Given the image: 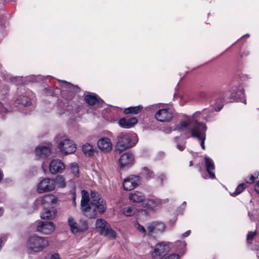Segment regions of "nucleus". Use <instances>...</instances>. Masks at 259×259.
Wrapping results in <instances>:
<instances>
[{
    "label": "nucleus",
    "instance_id": "7c9ffc66",
    "mask_svg": "<svg viewBox=\"0 0 259 259\" xmlns=\"http://www.w3.org/2000/svg\"><path fill=\"white\" fill-rule=\"evenodd\" d=\"M70 169L71 173L75 177H78L79 175V167L78 165L75 163H73L70 165Z\"/></svg>",
    "mask_w": 259,
    "mask_h": 259
},
{
    "label": "nucleus",
    "instance_id": "8fccbe9b",
    "mask_svg": "<svg viewBox=\"0 0 259 259\" xmlns=\"http://www.w3.org/2000/svg\"><path fill=\"white\" fill-rule=\"evenodd\" d=\"M3 213V209L2 208H0V216H1Z\"/></svg>",
    "mask_w": 259,
    "mask_h": 259
},
{
    "label": "nucleus",
    "instance_id": "2f4dec72",
    "mask_svg": "<svg viewBox=\"0 0 259 259\" xmlns=\"http://www.w3.org/2000/svg\"><path fill=\"white\" fill-rule=\"evenodd\" d=\"M143 175H144L147 178L151 179L154 177V172L148 167H145L143 169Z\"/></svg>",
    "mask_w": 259,
    "mask_h": 259
},
{
    "label": "nucleus",
    "instance_id": "473e14b6",
    "mask_svg": "<svg viewBox=\"0 0 259 259\" xmlns=\"http://www.w3.org/2000/svg\"><path fill=\"white\" fill-rule=\"evenodd\" d=\"M135 228L144 236L147 235V230L142 225L139 223H136L135 224Z\"/></svg>",
    "mask_w": 259,
    "mask_h": 259
},
{
    "label": "nucleus",
    "instance_id": "4468645a",
    "mask_svg": "<svg viewBox=\"0 0 259 259\" xmlns=\"http://www.w3.org/2000/svg\"><path fill=\"white\" fill-rule=\"evenodd\" d=\"M134 162V156L130 152H126L123 154L119 159V163L121 168H128L132 166Z\"/></svg>",
    "mask_w": 259,
    "mask_h": 259
},
{
    "label": "nucleus",
    "instance_id": "f3484780",
    "mask_svg": "<svg viewBox=\"0 0 259 259\" xmlns=\"http://www.w3.org/2000/svg\"><path fill=\"white\" fill-rule=\"evenodd\" d=\"M84 99L89 105L95 106L96 108L101 107L103 103V101L101 99H98L95 94L92 93L85 95Z\"/></svg>",
    "mask_w": 259,
    "mask_h": 259
},
{
    "label": "nucleus",
    "instance_id": "c9c22d12",
    "mask_svg": "<svg viewBox=\"0 0 259 259\" xmlns=\"http://www.w3.org/2000/svg\"><path fill=\"white\" fill-rule=\"evenodd\" d=\"M244 184H241L240 185H239L236 189V191L235 192V195H238V194H240L243 191V190H244L245 189V186H244Z\"/></svg>",
    "mask_w": 259,
    "mask_h": 259
},
{
    "label": "nucleus",
    "instance_id": "a878e982",
    "mask_svg": "<svg viewBox=\"0 0 259 259\" xmlns=\"http://www.w3.org/2000/svg\"><path fill=\"white\" fill-rule=\"evenodd\" d=\"M163 203V201L157 198H153L148 200L146 206L148 208L152 210L155 209Z\"/></svg>",
    "mask_w": 259,
    "mask_h": 259
},
{
    "label": "nucleus",
    "instance_id": "39448f33",
    "mask_svg": "<svg viewBox=\"0 0 259 259\" xmlns=\"http://www.w3.org/2000/svg\"><path fill=\"white\" fill-rule=\"evenodd\" d=\"M142 182V178L139 175H131L125 178L123 181V187L125 191H131L139 186Z\"/></svg>",
    "mask_w": 259,
    "mask_h": 259
},
{
    "label": "nucleus",
    "instance_id": "dca6fc26",
    "mask_svg": "<svg viewBox=\"0 0 259 259\" xmlns=\"http://www.w3.org/2000/svg\"><path fill=\"white\" fill-rule=\"evenodd\" d=\"M96 228L103 235H107L112 231L110 225L103 219L96 220Z\"/></svg>",
    "mask_w": 259,
    "mask_h": 259
},
{
    "label": "nucleus",
    "instance_id": "423d86ee",
    "mask_svg": "<svg viewBox=\"0 0 259 259\" xmlns=\"http://www.w3.org/2000/svg\"><path fill=\"white\" fill-rule=\"evenodd\" d=\"M67 223L70 231L74 234L84 232L88 228V223L86 221L80 220L79 224H78L74 218L71 216H69L68 218Z\"/></svg>",
    "mask_w": 259,
    "mask_h": 259
},
{
    "label": "nucleus",
    "instance_id": "4c0bfd02",
    "mask_svg": "<svg viewBox=\"0 0 259 259\" xmlns=\"http://www.w3.org/2000/svg\"><path fill=\"white\" fill-rule=\"evenodd\" d=\"M165 179H166V176L164 174H161V175H160L158 178V179L159 180L161 183Z\"/></svg>",
    "mask_w": 259,
    "mask_h": 259
},
{
    "label": "nucleus",
    "instance_id": "3c124183",
    "mask_svg": "<svg viewBox=\"0 0 259 259\" xmlns=\"http://www.w3.org/2000/svg\"><path fill=\"white\" fill-rule=\"evenodd\" d=\"M193 162H192V161H190V162H189V166H192V165H193Z\"/></svg>",
    "mask_w": 259,
    "mask_h": 259
},
{
    "label": "nucleus",
    "instance_id": "f8f14e48",
    "mask_svg": "<svg viewBox=\"0 0 259 259\" xmlns=\"http://www.w3.org/2000/svg\"><path fill=\"white\" fill-rule=\"evenodd\" d=\"M58 148L60 151L65 155L74 152L76 147L74 143L68 139H64L58 144Z\"/></svg>",
    "mask_w": 259,
    "mask_h": 259
},
{
    "label": "nucleus",
    "instance_id": "1a4fd4ad",
    "mask_svg": "<svg viewBox=\"0 0 259 259\" xmlns=\"http://www.w3.org/2000/svg\"><path fill=\"white\" fill-rule=\"evenodd\" d=\"M165 228V225L163 223L153 222L147 226V236L155 237L156 235L162 233Z\"/></svg>",
    "mask_w": 259,
    "mask_h": 259
},
{
    "label": "nucleus",
    "instance_id": "aec40b11",
    "mask_svg": "<svg viewBox=\"0 0 259 259\" xmlns=\"http://www.w3.org/2000/svg\"><path fill=\"white\" fill-rule=\"evenodd\" d=\"M138 122V120L136 117H131L129 118H121L118 122L119 126L125 128H130L134 126Z\"/></svg>",
    "mask_w": 259,
    "mask_h": 259
},
{
    "label": "nucleus",
    "instance_id": "e433bc0d",
    "mask_svg": "<svg viewBox=\"0 0 259 259\" xmlns=\"http://www.w3.org/2000/svg\"><path fill=\"white\" fill-rule=\"evenodd\" d=\"M179 254L177 253H172L165 257V259H179Z\"/></svg>",
    "mask_w": 259,
    "mask_h": 259
},
{
    "label": "nucleus",
    "instance_id": "cd10ccee",
    "mask_svg": "<svg viewBox=\"0 0 259 259\" xmlns=\"http://www.w3.org/2000/svg\"><path fill=\"white\" fill-rule=\"evenodd\" d=\"M143 106L139 105L137 106L134 107H130L126 108H125L123 112L125 114H137L140 113L142 110L143 109Z\"/></svg>",
    "mask_w": 259,
    "mask_h": 259
},
{
    "label": "nucleus",
    "instance_id": "79ce46f5",
    "mask_svg": "<svg viewBox=\"0 0 259 259\" xmlns=\"http://www.w3.org/2000/svg\"><path fill=\"white\" fill-rule=\"evenodd\" d=\"M50 259H61V258L59 256V255L58 253H55L51 256Z\"/></svg>",
    "mask_w": 259,
    "mask_h": 259
},
{
    "label": "nucleus",
    "instance_id": "c756f323",
    "mask_svg": "<svg viewBox=\"0 0 259 259\" xmlns=\"http://www.w3.org/2000/svg\"><path fill=\"white\" fill-rule=\"evenodd\" d=\"M54 181L55 182V186L57 185L60 188H64L66 186V183L65 182L64 178L61 176H57Z\"/></svg>",
    "mask_w": 259,
    "mask_h": 259
},
{
    "label": "nucleus",
    "instance_id": "72a5a7b5",
    "mask_svg": "<svg viewBox=\"0 0 259 259\" xmlns=\"http://www.w3.org/2000/svg\"><path fill=\"white\" fill-rule=\"evenodd\" d=\"M18 101V104H21L25 106H29L31 104L29 99L25 97H20Z\"/></svg>",
    "mask_w": 259,
    "mask_h": 259
},
{
    "label": "nucleus",
    "instance_id": "c85d7f7f",
    "mask_svg": "<svg viewBox=\"0 0 259 259\" xmlns=\"http://www.w3.org/2000/svg\"><path fill=\"white\" fill-rule=\"evenodd\" d=\"M176 250L181 255H183L186 251V243L185 241H177L175 243Z\"/></svg>",
    "mask_w": 259,
    "mask_h": 259
},
{
    "label": "nucleus",
    "instance_id": "bb28decb",
    "mask_svg": "<svg viewBox=\"0 0 259 259\" xmlns=\"http://www.w3.org/2000/svg\"><path fill=\"white\" fill-rule=\"evenodd\" d=\"M82 151L85 155H88L89 156H94L95 153L96 152L93 148V146L89 143H86L83 145Z\"/></svg>",
    "mask_w": 259,
    "mask_h": 259
},
{
    "label": "nucleus",
    "instance_id": "5701e85b",
    "mask_svg": "<svg viewBox=\"0 0 259 259\" xmlns=\"http://www.w3.org/2000/svg\"><path fill=\"white\" fill-rule=\"evenodd\" d=\"M128 198L130 200L134 203L141 202L145 199L144 195L139 191H135L133 193H131L129 194Z\"/></svg>",
    "mask_w": 259,
    "mask_h": 259
},
{
    "label": "nucleus",
    "instance_id": "0eeeda50",
    "mask_svg": "<svg viewBox=\"0 0 259 259\" xmlns=\"http://www.w3.org/2000/svg\"><path fill=\"white\" fill-rule=\"evenodd\" d=\"M55 188V181L50 178H44L36 186V191L39 194L52 191Z\"/></svg>",
    "mask_w": 259,
    "mask_h": 259
},
{
    "label": "nucleus",
    "instance_id": "de8ad7c7",
    "mask_svg": "<svg viewBox=\"0 0 259 259\" xmlns=\"http://www.w3.org/2000/svg\"><path fill=\"white\" fill-rule=\"evenodd\" d=\"M223 108V104H220L218 106V109L217 108H215V111H220L222 108Z\"/></svg>",
    "mask_w": 259,
    "mask_h": 259
},
{
    "label": "nucleus",
    "instance_id": "37998d69",
    "mask_svg": "<svg viewBox=\"0 0 259 259\" xmlns=\"http://www.w3.org/2000/svg\"><path fill=\"white\" fill-rule=\"evenodd\" d=\"M190 232H191L190 230L186 231L185 233H184V234H182V237L185 238V237L188 236L190 235Z\"/></svg>",
    "mask_w": 259,
    "mask_h": 259
},
{
    "label": "nucleus",
    "instance_id": "20e7f679",
    "mask_svg": "<svg viewBox=\"0 0 259 259\" xmlns=\"http://www.w3.org/2000/svg\"><path fill=\"white\" fill-rule=\"evenodd\" d=\"M200 114L199 112H195L192 118H188L186 121H183L177 125V129L181 131L189 130L192 134L193 128L197 126L199 124H204L202 123L198 122L196 119L197 115Z\"/></svg>",
    "mask_w": 259,
    "mask_h": 259
},
{
    "label": "nucleus",
    "instance_id": "09e8293b",
    "mask_svg": "<svg viewBox=\"0 0 259 259\" xmlns=\"http://www.w3.org/2000/svg\"><path fill=\"white\" fill-rule=\"evenodd\" d=\"M6 110H7V109L3 107H2V108L0 109V112H5Z\"/></svg>",
    "mask_w": 259,
    "mask_h": 259
},
{
    "label": "nucleus",
    "instance_id": "f704fd0d",
    "mask_svg": "<svg viewBox=\"0 0 259 259\" xmlns=\"http://www.w3.org/2000/svg\"><path fill=\"white\" fill-rule=\"evenodd\" d=\"M257 233L256 231H250L248 232L247 235L246 240L247 243H252V241L254 237L256 236Z\"/></svg>",
    "mask_w": 259,
    "mask_h": 259
},
{
    "label": "nucleus",
    "instance_id": "ddd939ff",
    "mask_svg": "<svg viewBox=\"0 0 259 259\" xmlns=\"http://www.w3.org/2000/svg\"><path fill=\"white\" fill-rule=\"evenodd\" d=\"M155 117L160 122H168L172 118L173 113L170 108L161 109L157 111Z\"/></svg>",
    "mask_w": 259,
    "mask_h": 259
},
{
    "label": "nucleus",
    "instance_id": "b1692460",
    "mask_svg": "<svg viewBox=\"0 0 259 259\" xmlns=\"http://www.w3.org/2000/svg\"><path fill=\"white\" fill-rule=\"evenodd\" d=\"M137 212V209L134 205L125 206L120 210V212L126 217H132L135 215Z\"/></svg>",
    "mask_w": 259,
    "mask_h": 259
},
{
    "label": "nucleus",
    "instance_id": "58836bf2",
    "mask_svg": "<svg viewBox=\"0 0 259 259\" xmlns=\"http://www.w3.org/2000/svg\"><path fill=\"white\" fill-rule=\"evenodd\" d=\"M248 216L250 218V220L252 221L254 220V213L252 211H249L248 212Z\"/></svg>",
    "mask_w": 259,
    "mask_h": 259
},
{
    "label": "nucleus",
    "instance_id": "7ed1b4c3",
    "mask_svg": "<svg viewBox=\"0 0 259 259\" xmlns=\"http://www.w3.org/2000/svg\"><path fill=\"white\" fill-rule=\"evenodd\" d=\"M49 245V241L45 237L33 235L27 240L28 248L33 252H40Z\"/></svg>",
    "mask_w": 259,
    "mask_h": 259
},
{
    "label": "nucleus",
    "instance_id": "412c9836",
    "mask_svg": "<svg viewBox=\"0 0 259 259\" xmlns=\"http://www.w3.org/2000/svg\"><path fill=\"white\" fill-rule=\"evenodd\" d=\"M57 210L54 207L44 208L40 217L42 219H53L55 218Z\"/></svg>",
    "mask_w": 259,
    "mask_h": 259
},
{
    "label": "nucleus",
    "instance_id": "9d476101",
    "mask_svg": "<svg viewBox=\"0 0 259 259\" xmlns=\"http://www.w3.org/2000/svg\"><path fill=\"white\" fill-rule=\"evenodd\" d=\"M58 201L57 198L54 195H45L38 197L35 202V204L38 207L41 206L44 208L50 207L52 204H56Z\"/></svg>",
    "mask_w": 259,
    "mask_h": 259
},
{
    "label": "nucleus",
    "instance_id": "5fc2aeb1",
    "mask_svg": "<svg viewBox=\"0 0 259 259\" xmlns=\"http://www.w3.org/2000/svg\"><path fill=\"white\" fill-rule=\"evenodd\" d=\"M249 36V34H246L245 35H244V36Z\"/></svg>",
    "mask_w": 259,
    "mask_h": 259
},
{
    "label": "nucleus",
    "instance_id": "2eb2a0df",
    "mask_svg": "<svg viewBox=\"0 0 259 259\" xmlns=\"http://www.w3.org/2000/svg\"><path fill=\"white\" fill-rule=\"evenodd\" d=\"M55 225L52 222L40 221L38 223L37 231L44 234H50L55 230Z\"/></svg>",
    "mask_w": 259,
    "mask_h": 259
},
{
    "label": "nucleus",
    "instance_id": "f257e3e1",
    "mask_svg": "<svg viewBox=\"0 0 259 259\" xmlns=\"http://www.w3.org/2000/svg\"><path fill=\"white\" fill-rule=\"evenodd\" d=\"M81 193V210L87 216L93 218L98 214H101L105 211L106 208V202L98 193L91 191V202H90L89 194L87 191L83 190Z\"/></svg>",
    "mask_w": 259,
    "mask_h": 259
},
{
    "label": "nucleus",
    "instance_id": "864d4df0",
    "mask_svg": "<svg viewBox=\"0 0 259 259\" xmlns=\"http://www.w3.org/2000/svg\"><path fill=\"white\" fill-rule=\"evenodd\" d=\"M167 202V200H164V201H163V203H165V202Z\"/></svg>",
    "mask_w": 259,
    "mask_h": 259
},
{
    "label": "nucleus",
    "instance_id": "49530a36",
    "mask_svg": "<svg viewBox=\"0 0 259 259\" xmlns=\"http://www.w3.org/2000/svg\"><path fill=\"white\" fill-rule=\"evenodd\" d=\"M254 179H255V178L253 176H251L249 180L247 181V182L249 183H253Z\"/></svg>",
    "mask_w": 259,
    "mask_h": 259
},
{
    "label": "nucleus",
    "instance_id": "a19ab883",
    "mask_svg": "<svg viewBox=\"0 0 259 259\" xmlns=\"http://www.w3.org/2000/svg\"><path fill=\"white\" fill-rule=\"evenodd\" d=\"M60 81L62 82L64 84L65 87H67V88H70L72 86V85L71 83H70L69 82H66L65 81Z\"/></svg>",
    "mask_w": 259,
    "mask_h": 259
},
{
    "label": "nucleus",
    "instance_id": "6e6552de",
    "mask_svg": "<svg viewBox=\"0 0 259 259\" xmlns=\"http://www.w3.org/2000/svg\"><path fill=\"white\" fill-rule=\"evenodd\" d=\"M206 126L205 124H199L194 127L192 131V137L197 138L200 141V145L203 149H205L204 142L206 139L205 132Z\"/></svg>",
    "mask_w": 259,
    "mask_h": 259
},
{
    "label": "nucleus",
    "instance_id": "603ef678",
    "mask_svg": "<svg viewBox=\"0 0 259 259\" xmlns=\"http://www.w3.org/2000/svg\"><path fill=\"white\" fill-rule=\"evenodd\" d=\"M2 174L1 173V172L0 171V181L2 180Z\"/></svg>",
    "mask_w": 259,
    "mask_h": 259
},
{
    "label": "nucleus",
    "instance_id": "c03bdc74",
    "mask_svg": "<svg viewBox=\"0 0 259 259\" xmlns=\"http://www.w3.org/2000/svg\"><path fill=\"white\" fill-rule=\"evenodd\" d=\"M177 148L180 150V151H183L184 150V149H185V146L184 145H177Z\"/></svg>",
    "mask_w": 259,
    "mask_h": 259
},
{
    "label": "nucleus",
    "instance_id": "393cba45",
    "mask_svg": "<svg viewBox=\"0 0 259 259\" xmlns=\"http://www.w3.org/2000/svg\"><path fill=\"white\" fill-rule=\"evenodd\" d=\"M36 155L40 157H46L51 153L50 149L47 146H38L35 149Z\"/></svg>",
    "mask_w": 259,
    "mask_h": 259
},
{
    "label": "nucleus",
    "instance_id": "f03ea898",
    "mask_svg": "<svg viewBox=\"0 0 259 259\" xmlns=\"http://www.w3.org/2000/svg\"><path fill=\"white\" fill-rule=\"evenodd\" d=\"M117 149L123 151L134 147L138 142V138L135 134L121 133L117 137Z\"/></svg>",
    "mask_w": 259,
    "mask_h": 259
},
{
    "label": "nucleus",
    "instance_id": "6e6d98bb",
    "mask_svg": "<svg viewBox=\"0 0 259 259\" xmlns=\"http://www.w3.org/2000/svg\"><path fill=\"white\" fill-rule=\"evenodd\" d=\"M232 96H233V97H235V96H236V95H233Z\"/></svg>",
    "mask_w": 259,
    "mask_h": 259
},
{
    "label": "nucleus",
    "instance_id": "ea45409f",
    "mask_svg": "<svg viewBox=\"0 0 259 259\" xmlns=\"http://www.w3.org/2000/svg\"><path fill=\"white\" fill-rule=\"evenodd\" d=\"M72 204L74 206H75L76 205V202H75V199H76V195H75V193L74 192H72Z\"/></svg>",
    "mask_w": 259,
    "mask_h": 259
},
{
    "label": "nucleus",
    "instance_id": "9b49d317",
    "mask_svg": "<svg viewBox=\"0 0 259 259\" xmlns=\"http://www.w3.org/2000/svg\"><path fill=\"white\" fill-rule=\"evenodd\" d=\"M169 242H161L156 245L154 252L152 253L153 259H161V257L165 255L170 250Z\"/></svg>",
    "mask_w": 259,
    "mask_h": 259
},
{
    "label": "nucleus",
    "instance_id": "a18cd8bd",
    "mask_svg": "<svg viewBox=\"0 0 259 259\" xmlns=\"http://www.w3.org/2000/svg\"><path fill=\"white\" fill-rule=\"evenodd\" d=\"M255 190L258 194H259V182L257 183L255 187Z\"/></svg>",
    "mask_w": 259,
    "mask_h": 259
},
{
    "label": "nucleus",
    "instance_id": "a211bd4d",
    "mask_svg": "<svg viewBox=\"0 0 259 259\" xmlns=\"http://www.w3.org/2000/svg\"><path fill=\"white\" fill-rule=\"evenodd\" d=\"M64 169V163L59 159H53L50 164V170L52 174L62 172Z\"/></svg>",
    "mask_w": 259,
    "mask_h": 259
},
{
    "label": "nucleus",
    "instance_id": "4be33fe9",
    "mask_svg": "<svg viewBox=\"0 0 259 259\" xmlns=\"http://www.w3.org/2000/svg\"><path fill=\"white\" fill-rule=\"evenodd\" d=\"M204 160L207 172L208 173L211 179H215V174L212 171V170H214L215 168L214 164L212 159H211L210 157H208L207 156H205Z\"/></svg>",
    "mask_w": 259,
    "mask_h": 259
},
{
    "label": "nucleus",
    "instance_id": "6ab92c4d",
    "mask_svg": "<svg viewBox=\"0 0 259 259\" xmlns=\"http://www.w3.org/2000/svg\"><path fill=\"white\" fill-rule=\"evenodd\" d=\"M98 146L102 151L107 153L111 150L112 143L109 139L103 138L98 141Z\"/></svg>",
    "mask_w": 259,
    "mask_h": 259
}]
</instances>
